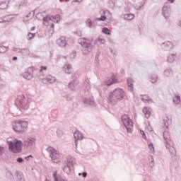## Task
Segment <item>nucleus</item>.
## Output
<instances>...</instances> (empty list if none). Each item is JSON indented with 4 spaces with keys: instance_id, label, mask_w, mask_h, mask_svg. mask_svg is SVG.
Wrapping results in <instances>:
<instances>
[{
    "instance_id": "1",
    "label": "nucleus",
    "mask_w": 181,
    "mask_h": 181,
    "mask_svg": "<svg viewBox=\"0 0 181 181\" xmlns=\"http://www.w3.org/2000/svg\"><path fill=\"white\" fill-rule=\"evenodd\" d=\"M125 97V92L122 88H117L112 92H110L107 98L108 104L117 105L118 103L122 101Z\"/></svg>"
},
{
    "instance_id": "2",
    "label": "nucleus",
    "mask_w": 181,
    "mask_h": 181,
    "mask_svg": "<svg viewBox=\"0 0 181 181\" xmlns=\"http://www.w3.org/2000/svg\"><path fill=\"white\" fill-rule=\"evenodd\" d=\"M28 125H29V124L26 121L16 120L12 122V129H13L16 134H23L28 131Z\"/></svg>"
},
{
    "instance_id": "3",
    "label": "nucleus",
    "mask_w": 181,
    "mask_h": 181,
    "mask_svg": "<svg viewBox=\"0 0 181 181\" xmlns=\"http://www.w3.org/2000/svg\"><path fill=\"white\" fill-rule=\"evenodd\" d=\"M8 145V151L13 153H20L22 152V146H23V142L18 139H15L13 141H7Z\"/></svg>"
},
{
    "instance_id": "4",
    "label": "nucleus",
    "mask_w": 181,
    "mask_h": 181,
    "mask_svg": "<svg viewBox=\"0 0 181 181\" xmlns=\"http://www.w3.org/2000/svg\"><path fill=\"white\" fill-rule=\"evenodd\" d=\"M78 43L82 46V53L83 54L87 55L93 50L94 45H91L89 40L84 37L79 38L78 40Z\"/></svg>"
},
{
    "instance_id": "5",
    "label": "nucleus",
    "mask_w": 181,
    "mask_h": 181,
    "mask_svg": "<svg viewBox=\"0 0 181 181\" xmlns=\"http://www.w3.org/2000/svg\"><path fill=\"white\" fill-rule=\"evenodd\" d=\"M16 105L20 111L28 110L29 108V103L25 95H18L16 100Z\"/></svg>"
},
{
    "instance_id": "6",
    "label": "nucleus",
    "mask_w": 181,
    "mask_h": 181,
    "mask_svg": "<svg viewBox=\"0 0 181 181\" xmlns=\"http://www.w3.org/2000/svg\"><path fill=\"white\" fill-rule=\"evenodd\" d=\"M46 151L49 153V157L54 163H59L60 162V154L54 148L49 146L46 148Z\"/></svg>"
},
{
    "instance_id": "7",
    "label": "nucleus",
    "mask_w": 181,
    "mask_h": 181,
    "mask_svg": "<svg viewBox=\"0 0 181 181\" xmlns=\"http://www.w3.org/2000/svg\"><path fill=\"white\" fill-rule=\"evenodd\" d=\"M122 122L127 129V132L130 133L132 132V128H134V123L132 120L129 119V117L127 115H123L121 117Z\"/></svg>"
},
{
    "instance_id": "8",
    "label": "nucleus",
    "mask_w": 181,
    "mask_h": 181,
    "mask_svg": "<svg viewBox=\"0 0 181 181\" xmlns=\"http://www.w3.org/2000/svg\"><path fill=\"white\" fill-rule=\"evenodd\" d=\"M74 162H76V159H74V158L71 156H68L66 165L63 168V170L66 173V175H70L72 170H74Z\"/></svg>"
},
{
    "instance_id": "9",
    "label": "nucleus",
    "mask_w": 181,
    "mask_h": 181,
    "mask_svg": "<svg viewBox=\"0 0 181 181\" xmlns=\"http://www.w3.org/2000/svg\"><path fill=\"white\" fill-rule=\"evenodd\" d=\"M163 136L164 138L165 148L167 149H169L170 153H172L173 155V153H175V148L170 147V146L172 145V140H170V137H169V133L164 132L163 133Z\"/></svg>"
},
{
    "instance_id": "10",
    "label": "nucleus",
    "mask_w": 181,
    "mask_h": 181,
    "mask_svg": "<svg viewBox=\"0 0 181 181\" xmlns=\"http://www.w3.org/2000/svg\"><path fill=\"white\" fill-rule=\"evenodd\" d=\"M162 16H164L165 19H168L170 16V7L165 4L162 8Z\"/></svg>"
},
{
    "instance_id": "11",
    "label": "nucleus",
    "mask_w": 181,
    "mask_h": 181,
    "mask_svg": "<svg viewBox=\"0 0 181 181\" xmlns=\"http://www.w3.org/2000/svg\"><path fill=\"white\" fill-rule=\"evenodd\" d=\"M23 78H25V80H32V78H33V69L28 68L23 73Z\"/></svg>"
},
{
    "instance_id": "12",
    "label": "nucleus",
    "mask_w": 181,
    "mask_h": 181,
    "mask_svg": "<svg viewBox=\"0 0 181 181\" xmlns=\"http://www.w3.org/2000/svg\"><path fill=\"white\" fill-rule=\"evenodd\" d=\"M173 47V44L169 41L163 42L161 44V49H163V50H166L169 52L170 50H172Z\"/></svg>"
},
{
    "instance_id": "13",
    "label": "nucleus",
    "mask_w": 181,
    "mask_h": 181,
    "mask_svg": "<svg viewBox=\"0 0 181 181\" xmlns=\"http://www.w3.org/2000/svg\"><path fill=\"white\" fill-rule=\"evenodd\" d=\"M83 103L85 105H89L90 107H95V102L90 98H83Z\"/></svg>"
},
{
    "instance_id": "14",
    "label": "nucleus",
    "mask_w": 181,
    "mask_h": 181,
    "mask_svg": "<svg viewBox=\"0 0 181 181\" xmlns=\"http://www.w3.org/2000/svg\"><path fill=\"white\" fill-rule=\"evenodd\" d=\"M36 143L35 138H30L25 140L23 143V146H32Z\"/></svg>"
},
{
    "instance_id": "15",
    "label": "nucleus",
    "mask_w": 181,
    "mask_h": 181,
    "mask_svg": "<svg viewBox=\"0 0 181 181\" xmlns=\"http://www.w3.org/2000/svg\"><path fill=\"white\" fill-rule=\"evenodd\" d=\"M74 136L75 139V145L77 146V141H81V139H83V134L79 131H76L74 133Z\"/></svg>"
},
{
    "instance_id": "16",
    "label": "nucleus",
    "mask_w": 181,
    "mask_h": 181,
    "mask_svg": "<svg viewBox=\"0 0 181 181\" xmlns=\"http://www.w3.org/2000/svg\"><path fill=\"white\" fill-rule=\"evenodd\" d=\"M57 44L60 47H65L66 45H67V42H66V37H61L59 39L57 40Z\"/></svg>"
},
{
    "instance_id": "17",
    "label": "nucleus",
    "mask_w": 181,
    "mask_h": 181,
    "mask_svg": "<svg viewBox=\"0 0 181 181\" xmlns=\"http://www.w3.org/2000/svg\"><path fill=\"white\" fill-rule=\"evenodd\" d=\"M76 87H77V81L76 80L71 81L68 85V88L71 91H76Z\"/></svg>"
},
{
    "instance_id": "18",
    "label": "nucleus",
    "mask_w": 181,
    "mask_h": 181,
    "mask_svg": "<svg viewBox=\"0 0 181 181\" xmlns=\"http://www.w3.org/2000/svg\"><path fill=\"white\" fill-rule=\"evenodd\" d=\"M52 176L54 181H67V180L62 179V175H60V174H57V171L54 172Z\"/></svg>"
},
{
    "instance_id": "19",
    "label": "nucleus",
    "mask_w": 181,
    "mask_h": 181,
    "mask_svg": "<svg viewBox=\"0 0 181 181\" xmlns=\"http://www.w3.org/2000/svg\"><path fill=\"white\" fill-rule=\"evenodd\" d=\"M60 15L57 14L55 16H49V21H52L54 23H58V22H60Z\"/></svg>"
},
{
    "instance_id": "20",
    "label": "nucleus",
    "mask_w": 181,
    "mask_h": 181,
    "mask_svg": "<svg viewBox=\"0 0 181 181\" xmlns=\"http://www.w3.org/2000/svg\"><path fill=\"white\" fill-rule=\"evenodd\" d=\"M64 70L66 74H70L73 71V68H71V64H68L64 66Z\"/></svg>"
},
{
    "instance_id": "21",
    "label": "nucleus",
    "mask_w": 181,
    "mask_h": 181,
    "mask_svg": "<svg viewBox=\"0 0 181 181\" xmlns=\"http://www.w3.org/2000/svg\"><path fill=\"white\" fill-rule=\"evenodd\" d=\"M16 175L18 181H25V177H23L22 172L16 171Z\"/></svg>"
},
{
    "instance_id": "22",
    "label": "nucleus",
    "mask_w": 181,
    "mask_h": 181,
    "mask_svg": "<svg viewBox=\"0 0 181 181\" xmlns=\"http://www.w3.org/2000/svg\"><path fill=\"white\" fill-rule=\"evenodd\" d=\"M143 112L147 119L151 118V110L148 107H144L143 108Z\"/></svg>"
},
{
    "instance_id": "23",
    "label": "nucleus",
    "mask_w": 181,
    "mask_h": 181,
    "mask_svg": "<svg viewBox=\"0 0 181 181\" xmlns=\"http://www.w3.org/2000/svg\"><path fill=\"white\" fill-rule=\"evenodd\" d=\"M46 80L49 84H53L56 81V77L52 76V75H48L46 77Z\"/></svg>"
},
{
    "instance_id": "24",
    "label": "nucleus",
    "mask_w": 181,
    "mask_h": 181,
    "mask_svg": "<svg viewBox=\"0 0 181 181\" xmlns=\"http://www.w3.org/2000/svg\"><path fill=\"white\" fill-rule=\"evenodd\" d=\"M149 80H150L151 83H152L153 84L156 83V81H158V75H156V74L150 75Z\"/></svg>"
},
{
    "instance_id": "25",
    "label": "nucleus",
    "mask_w": 181,
    "mask_h": 181,
    "mask_svg": "<svg viewBox=\"0 0 181 181\" xmlns=\"http://www.w3.org/2000/svg\"><path fill=\"white\" fill-rule=\"evenodd\" d=\"M134 18H135V16L133 13L124 14V19L125 21H132Z\"/></svg>"
},
{
    "instance_id": "26",
    "label": "nucleus",
    "mask_w": 181,
    "mask_h": 181,
    "mask_svg": "<svg viewBox=\"0 0 181 181\" xmlns=\"http://www.w3.org/2000/svg\"><path fill=\"white\" fill-rule=\"evenodd\" d=\"M105 43V40L101 37H98L94 42V45H104Z\"/></svg>"
},
{
    "instance_id": "27",
    "label": "nucleus",
    "mask_w": 181,
    "mask_h": 181,
    "mask_svg": "<svg viewBox=\"0 0 181 181\" xmlns=\"http://www.w3.org/2000/svg\"><path fill=\"white\" fill-rule=\"evenodd\" d=\"M20 53L23 56H29L30 51H29V49H28V48H23V49H21V51Z\"/></svg>"
},
{
    "instance_id": "28",
    "label": "nucleus",
    "mask_w": 181,
    "mask_h": 181,
    "mask_svg": "<svg viewBox=\"0 0 181 181\" xmlns=\"http://www.w3.org/2000/svg\"><path fill=\"white\" fill-rule=\"evenodd\" d=\"M11 21H12V19L9 18V16L0 18V23H6V22H11Z\"/></svg>"
},
{
    "instance_id": "29",
    "label": "nucleus",
    "mask_w": 181,
    "mask_h": 181,
    "mask_svg": "<svg viewBox=\"0 0 181 181\" xmlns=\"http://www.w3.org/2000/svg\"><path fill=\"white\" fill-rule=\"evenodd\" d=\"M6 177H7V179H9V180L11 181H13V179H14L13 174H12V172L11 171L6 172Z\"/></svg>"
},
{
    "instance_id": "30",
    "label": "nucleus",
    "mask_w": 181,
    "mask_h": 181,
    "mask_svg": "<svg viewBox=\"0 0 181 181\" xmlns=\"http://www.w3.org/2000/svg\"><path fill=\"white\" fill-rule=\"evenodd\" d=\"M140 97H143L141 98V100L144 103H146V101H148V103H149V101H152V99H149V96L147 95H140Z\"/></svg>"
},
{
    "instance_id": "31",
    "label": "nucleus",
    "mask_w": 181,
    "mask_h": 181,
    "mask_svg": "<svg viewBox=\"0 0 181 181\" xmlns=\"http://www.w3.org/2000/svg\"><path fill=\"white\" fill-rule=\"evenodd\" d=\"M173 74V71L171 69H166L164 71V76L165 77H170Z\"/></svg>"
},
{
    "instance_id": "32",
    "label": "nucleus",
    "mask_w": 181,
    "mask_h": 181,
    "mask_svg": "<svg viewBox=\"0 0 181 181\" xmlns=\"http://www.w3.org/2000/svg\"><path fill=\"white\" fill-rule=\"evenodd\" d=\"M175 59H176V55L174 54H171L170 56L168 57V62L169 63H173Z\"/></svg>"
},
{
    "instance_id": "33",
    "label": "nucleus",
    "mask_w": 181,
    "mask_h": 181,
    "mask_svg": "<svg viewBox=\"0 0 181 181\" xmlns=\"http://www.w3.org/2000/svg\"><path fill=\"white\" fill-rule=\"evenodd\" d=\"M8 49H9V47H6L4 45L0 46V53H6Z\"/></svg>"
},
{
    "instance_id": "34",
    "label": "nucleus",
    "mask_w": 181,
    "mask_h": 181,
    "mask_svg": "<svg viewBox=\"0 0 181 181\" xmlns=\"http://www.w3.org/2000/svg\"><path fill=\"white\" fill-rule=\"evenodd\" d=\"M114 79H109V80H105V86H107V87H110V86H112V84H114Z\"/></svg>"
},
{
    "instance_id": "35",
    "label": "nucleus",
    "mask_w": 181,
    "mask_h": 181,
    "mask_svg": "<svg viewBox=\"0 0 181 181\" xmlns=\"http://www.w3.org/2000/svg\"><path fill=\"white\" fill-rule=\"evenodd\" d=\"M36 33H28L27 35L28 40H32V39H34Z\"/></svg>"
},
{
    "instance_id": "36",
    "label": "nucleus",
    "mask_w": 181,
    "mask_h": 181,
    "mask_svg": "<svg viewBox=\"0 0 181 181\" xmlns=\"http://www.w3.org/2000/svg\"><path fill=\"white\" fill-rule=\"evenodd\" d=\"M173 103H175V104H180V96L175 95L173 98Z\"/></svg>"
},
{
    "instance_id": "37",
    "label": "nucleus",
    "mask_w": 181,
    "mask_h": 181,
    "mask_svg": "<svg viewBox=\"0 0 181 181\" xmlns=\"http://www.w3.org/2000/svg\"><path fill=\"white\" fill-rule=\"evenodd\" d=\"M86 23L88 24V28H93V26H95V25L93 23V21L90 18L86 20Z\"/></svg>"
},
{
    "instance_id": "38",
    "label": "nucleus",
    "mask_w": 181,
    "mask_h": 181,
    "mask_svg": "<svg viewBox=\"0 0 181 181\" xmlns=\"http://www.w3.org/2000/svg\"><path fill=\"white\" fill-rule=\"evenodd\" d=\"M95 21H107V16H101L100 18H95Z\"/></svg>"
},
{
    "instance_id": "39",
    "label": "nucleus",
    "mask_w": 181,
    "mask_h": 181,
    "mask_svg": "<svg viewBox=\"0 0 181 181\" xmlns=\"http://www.w3.org/2000/svg\"><path fill=\"white\" fill-rule=\"evenodd\" d=\"M163 122H164L165 127H166V128H169V119L168 117H165L163 119Z\"/></svg>"
},
{
    "instance_id": "40",
    "label": "nucleus",
    "mask_w": 181,
    "mask_h": 181,
    "mask_svg": "<svg viewBox=\"0 0 181 181\" xmlns=\"http://www.w3.org/2000/svg\"><path fill=\"white\" fill-rule=\"evenodd\" d=\"M103 32L105 33V35H110V29H108L107 27H104L103 28Z\"/></svg>"
},
{
    "instance_id": "41",
    "label": "nucleus",
    "mask_w": 181,
    "mask_h": 181,
    "mask_svg": "<svg viewBox=\"0 0 181 181\" xmlns=\"http://www.w3.org/2000/svg\"><path fill=\"white\" fill-rule=\"evenodd\" d=\"M128 86V90L129 91H130L131 93H132V91H134V83H130L129 85H127Z\"/></svg>"
},
{
    "instance_id": "42",
    "label": "nucleus",
    "mask_w": 181,
    "mask_h": 181,
    "mask_svg": "<svg viewBox=\"0 0 181 181\" xmlns=\"http://www.w3.org/2000/svg\"><path fill=\"white\" fill-rule=\"evenodd\" d=\"M36 18L38 21H42V18H43V14L42 13H38L36 14Z\"/></svg>"
},
{
    "instance_id": "43",
    "label": "nucleus",
    "mask_w": 181,
    "mask_h": 181,
    "mask_svg": "<svg viewBox=\"0 0 181 181\" xmlns=\"http://www.w3.org/2000/svg\"><path fill=\"white\" fill-rule=\"evenodd\" d=\"M35 16V11H32V13H29L27 16L26 18H29L30 19H32V17Z\"/></svg>"
},
{
    "instance_id": "44",
    "label": "nucleus",
    "mask_w": 181,
    "mask_h": 181,
    "mask_svg": "<svg viewBox=\"0 0 181 181\" xmlns=\"http://www.w3.org/2000/svg\"><path fill=\"white\" fill-rule=\"evenodd\" d=\"M57 136H62V135H63V131H62L60 129H57Z\"/></svg>"
},
{
    "instance_id": "45",
    "label": "nucleus",
    "mask_w": 181,
    "mask_h": 181,
    "mask_svg": "<svg viewBox=\"0 0 181 181\" xmlns=\"http://www.w3.org/2000/svg\"><path fill=\"white\" fill-rule=\"evenodd\" d=\"M18 163H23V162H25V160L22 158V157H18L16 159Z\"/></svg>"
},
{
    "instance_id": "46",
    "label": "nucleus",
    "mask_w": 181,
    "mask_h": 181,
    "mask_svg": "<svg viewBox=\"0 0 181 181\" xmlns=\"http://www.w3.org/2000/svg\"><path fill=\"white\" fill-rule=\"evenodd\" d=\"M152 160L149 163L150 168H153L155 166V162L153 161V157L151 156Z\"/></svg>"
},
{
    "instance_id": "47",
    "label": "nucleus",
    "mask_w": 181,
    "mask_h": 181,
    "mask_svg": "<svg viewBox=\"0 0 181 181\" xmlns=\"http://www.w3.org/2000/svg\"><path fill=\"white\" fill-rule=\"evenodd\" d=\"M99 57H100V52H97L96 55L95 56V59L97 63H100V58H98Z\"/></svg>"
},
{
    "instance_id": "48",
    "label": "nucleus",
    "mask_w": 181,
    "mask_h": 181,
    "mask_svg": "<svg viewBox=\"0 0 181 181\" xmlns=\"http://www.w3.org/2000/svg\"><path fill=\"white\" fill-rule=\"evenodd\" d=\"M140 133L142 135L143 139H146V134H145V132L143 130H140Z\"/></svg>"
},
{
    "instance_id": "49",
    "label": "nucleus",
    "mask_w": 181,
    "mask_h": 181,
    "mask_svg": "<svg viewBox=\"0 0 181 181\" xmlns=\"http://www.w3.org/2000/svg\"><path fill=\"white\" fill-rule=\"evenodd\" d=\"M13 52H16L17 53H21L22 49H21V48H17V47H13Z\"/></svg>"
},
{
    "instance_id": "50",
    "label": "nucleus",
    "mask_w": 181,
    "mask_h": 181,
    "mask_svg": "<svg viewBox=\"0 0 181 181\" xmlns=\"http://www.w3.org/2000/svg\"><path fill=\"white\" fill-rule=\"evenodd\" d=\"M43 70H47V66H41V67L39 70L40 73H42V71H43Z\"/></svg>"
},
{
    "instance_id": "51",
    "label": "nucleus",
    "mask_w": 181,
    "mask_h": 181,
    "mask_svg": "<svg viewBox=\"0 0 181 181\" xmlns=\"http://www.w3.org/2000/svg\"><path fill=\"white\" fill-rule=\"evenodd\" d=\"M4 151H5V148H4V146H0V156L4 155Z\"/></svg>"
},
{
    "instance_id": "52",
    "label": "nucleus",
    "mask_w": 181,
    "mask_h": 181,
    "mask_svg": "<svg viewBox=\"0 0 181 181\" xmlns=\"http://www.w3.org/2000/svg\"><path fill=\"white\" fill-rule=\"evenodd\" d=\"M76 34L78 36H79V37L83 36L82 32H81V30H77L76 32Z\"/></svg>"
},
{
    "instance_id": "53",
    "label": "nucleus",
    "mask_w": 181,
    "mask_h": 181,
    "mask_svg": "<svg viewBox=\"0 0 181 181\" xmlns=\"http://www.w3.org/2000/svg\"><path fill=\"white\" fill-rule=\"evenodd\" d=\"M43 22H47L49 21V16H46L45 17H42Z\"/></svg>"
},
{
    "instance_id": "54",
    "label": "nucleus",
    "mask_w": 181,
    "mask_h": 181,
    "mask_svg": "<svg viewBox=\"0 0 181 181\" xmlns=\"http://www.w3.org/2000/svg\"><path fill=\"white\" fill-rule=\"evenodd\" d=\"M148 148H149V149H151V151H152V149H153H153H154L153 144L150 143V144H148Z\"/></svg>"
},
{
    "instance_id": "55",
    "label": "nucleus",
    "mask_w": 181,
    "mask_h": 181,
    "mask_svg": "<svg viewBox=\"0 0 181 181\" xmlns=\"http://www.w3.org/2000/svg\"><path fill=\"white\" fill-rule=\"evenodd\" d=\"M127 81V86H129L132 83V78H128Z\"/></svg>"
},
{
    "instance_id": "56",
    "label": "nucleus",
    "mask_w": 181,
    "mask_h": 181,
    "mask_svg": "<svg viewBox=\"0 0 181 181\" xmlns=\"http://www.w3.org/2000/svg\"><path fill=\"white\" fill-rule=\"evenodd\" d=\"M29 158H33V156L32 155H29L28 156H25V160H29Z\"/></svg>"
},
{
    "instance_id": "57",
    "label": "nucleus",
    "mask_w": 181,
    "mask_h": 181,
    "mask_svg": "<svg viewBox=\"0 0 181 181\" xmlns=\"http://www.w3.org/2000/svg\"><path fill=\"white\" fill-rule=\"evenodd\" d=\"M82 176L83 177H87V173L86 172L82 173Z\"/></svg>"
},
{
    "instance_id": "58",
    "label": "nucleus",
    "mask_w": 181,
    "mask_h": 181,
    "mask_svg": "<svg viewBox=\"0 0 181 181\" xmlns=\"http://www.w3.org/2000/svg\"><path fill=\"white\" fill-rule=\"evenodd\" d=\"M66 100H67V101H71V100H73V98H71L70 96H67Z\"/></svg>"
},
{
    "instance_id": "59",
    "label": "nucleus",
    "mask_w": 181,
    "mask_h": 181,
    "mask_svg": "<svg viewBox=\"0 0 181 181\" xmlns=\"http://www.w3.org/2000/svg\"><path fill=\"white\" fill-rule=\"evenodd\" d=\"M50 27L52 28V29L53 30H54V23H51Z\"/></svg>"
},
{
    "instance_id": "60",
    "label": "nucleus",
    "mask_w": 181,
    "mask_h": 181,
    "mask_svg": "<svg viewBox=\"0 0 181 181\" xmlns=\"http://www.w3.org/2000/svg\"><path fill=\"white\" fill-rule=\"evenodd\" d=\"M12 60H13V62L18 60V57H13V59H12Z\"/></svg>"
},
{
    "instance_id": "61",
    "label": "nucleus",
    "mask_w": 181,
    "mask_h": 181,
    "mask_svg": "<svg viewBox=\"0 0 181 181\" xmlns=\"http://www.w3.org/2000/svg\"><path fill=\"white\" fill-rule=\"evenodd\" d=\"M141 8H142V5L136 6V9H141Z\"/></svg>"
},
{
    "instance_id": "62",
    "label": "nucleus",
    "mask_w": 181,
    "mask_h": 181,
    "mask_svg": "<svg viewBox=\"0 0 181 181\" xmlns=\"http://www.w3.org/2000/svg\"><path fill=\"white\" fill-rule=\"evenodd\" d=\"M168 2H170V4H174L175 3V0H168Z\"/></svg>"
},
{
    "instance_id": "63",
    "label": "nucleus",
    "mask_w": 181,
    "mask_h": 181,
    "mask_svg": "<svg viewBox=\"0 0 181 181\" xmlns=\"http://www.w3.org/2000/svg\"><path fill=\"white\" fill-rule=\"evenodd\" d=\"M35 29H36V27L33 26V27H32V28H30V30L33 31V30H35Z\"/></svg>"
},
{
    "instance_id": "64",
    "label": "nucleus",
    "mask_w": 181,
    "mask_h": 181,
    "mask_svg": "<svg viewBox=\"0 0 181 181\" xmlns=\"http://www.w3.org/2000/svg\"><path fill=\"white\" fill-rule=\"evenodd\" d=\"M83 0H74V2H82Z\"/></svg>"
}]
</instances>
